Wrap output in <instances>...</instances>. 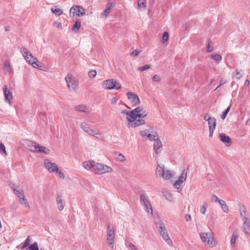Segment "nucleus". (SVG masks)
I'll return each instance as SVG.
<instances>
[{
    "instance_id": "20e7f679",
    "label": "nucleus",
    "mask_w": 250,
    "mask_h": 250,
    "mask_svg": "<svg viewBox=\"0 0 250 250\" xmlns=\"http://www.w3.org/2000/svg\"><path fill=\"white\" fill-rule=\"evenodd\" d=\"M65 81L70 90L77 91L79 87L78 82L71 74H68L65 78Z\"/></svg>"
},
{
    "instance_id": "2eb2a0df",
    "label": "nucleus",
    "mask_w": 250,
    "mask_h": 250,
    "mask_svg": "<svg viewBox=\"0 0 250 250\" xmlns=\"http://www.w3.org/2000/svg\"><path fill=\"white\" fill-rule=\"evenodd\" d=\"M219 139L226 146H229L232 144L231 138L225 133H221L219 134Z\"/></svg>"
},
{
    "instance_id": "774afa93",
    "label": "nucleus",
    "mask_w": 250,
    "mask_h": 250,
    "mask_svg": "<svg viewBox=\"0 0 250 250\" xmlns=\"http://www.w3.org/2000/svg\"><path fill=\"white\" fill-rule=\"evenodd\" d=\"M118 99L116 97H113L112 99H111V103L112 104H115L116 103Z\"/></svg>"
},
{
    "instance_id": "338daca9",
    "label": "nucleus",
    "mask_w": 250,
    "mask_h": 250,
    "mask_svg": "<svg viewBox=\"0 0 250 250\" xmlns=\"http://www.w3.org/2000/svg\"><path fill=\"white\" fill-rule=\"evenodd\" d=\"M213 118V117H210L208 114H206L205 115L204 119L205 120H206V121H207L208 122V119H209V118Z\"/></svg>"
},
{
    "instance_id": "dca6fc26",
    "label": "nucleus",
    "mask_w": 250,
    "mask_h": 250,
    "mask_svg": "<svg viewBox=\"0 0 250 250\" xmlns=\"http://www.w3.org/2000/svg\"><path fill=\"white\" fill-rule=\"evenodd\" d=\"M241 229L246 235L250 233V219L242 221Z\"/></svg>"
},
{
    "instance_id": "7ed1b4c3",
    "label": "nucleus",
    "mask_w": 250,
    "mask_h": 250,
    "mask_svg": "<svg viewBox=\"0 0 250 250\" xmlns=\"http://www.w3.org/2000/svg\"><path fill=\"white\" fill-rule=\"evenodd\" d=\"M200 236L202 241L210 247L216 246V242L213 238L212 232H200Z\"/></svg>"
},
{
    "instance_id": "0eeeda50",
    "label": "nucleus",
    "mask_w": 250,
    "mask_h": 250,
    "mask_svg": "<svg viewBox=\"0 0 250 250\" xmlns=\"http://www.w3.org/2000/svg\"><path fill=\"white\" fill-rule=\"evenodd\" d=\"M107 242L111 248H114V242L115 239V230L114 228L109 224L107 228Z\"/></svg>"
},
{
    "instance_id": "a19ab883",
    "label": "nucleus",
    "mask_w": 250,
    "mask_h": 250,
    "mask_svg": "<svg viewBox=\"0 0 250 250\" xmlns=\"http://www.w3.org/2000/svg\"><path fill=\"white\" fill-rule=\"evenodd\" d=\"M112 171L111 167H108L106 165H103V168H102V174L106 172H110Z\"/></svg>"
},
{
    "instance_id": "13d9d810",
    "label": "nucleus",
    "mask_w": 250,
    "mask_h": 250,
    "mask_svg": "<svg viewBox=\"0 0 250 250\" xmlns=\"http://www.w3.org/2000/svg\"><path fill=\"white\" fill-rule=\"evenodd\" d=\"M128 248L131 250H138V249L136 248V247L134 244H133L131 243H129V244H128Z\"/></svg>"
},
{
    "instance_id": "c85d7f7f",
    "label": "nucleus",
    "mask_w": 250,
    "mask_h": 250,
    "mask_svg": "<svg viewBox=\"0 0 250 250\" xmlns=\"http://www.w3.org/2000/svg\"><path fill=\"white\" fill-rule=\"evenodd\" d=\"M114 6V4L112 2H108L106 9L103 11V15H104L105 17L107 16V15L110 13L111 9Z\"/></svg>"
},
{
    "instance_id": "09e8293b",
    "label": "nucleus",
    "mask_w": 250,
    "mask_h": 250,
    "mask_svg": "<svg viewBox=\"0 0 250 250\" xmlns=\"http://www.w3.org/2000/svg\"><path fill=\"white\" fill-rule=\"evenodd\" d=\"M97 75V72L94 70H90L88 72V76L91 78H94Z\"/></svg>"
},
{
    "instance_id": "3c124183",
    "label": "nucleus",
    "mask_w": 250,
    "mask_h": 250,
    "mask_svg": "<svg viewBox=\"0 0 250 250\" xmlns=\"http://www.w3.org/2000/svg\"><path fill=\"white\" fill-rule=\"evenodd\" d=\"M183 182H182V180H178L174 184V186L176 187V188L179 189L180 188Z\"/></svg>"
},
{
    "instance_id": "9b49d317",
    "label": "nucleus",
    "mask_w": 250,
    "mask_h": 250,
    "mask_svg": "<svg viewBox=\"0 0 250 250\" xmlns=\"http://www.w3.org/2000/svg\"><path fill=\"white\" fill-rule=\"evenodd\" d=\"M239 210L242 221L250 219L249 213L244 205L240 204L239 205Z\"/></svg>"
},
{
    "instance_id": "39448f33",
    "label": "nucleus",
    "mask_w": 250,
    "mask_h": 250,
    "mask_svg": "<svg viewBox=\"0 0 250 250\" xmlns=\"http://www.w3.org/2000/svg\"><path fill=\"white\" fill-rule=\"evenodd\" d=\"M102 85L106 89H119L121 88V84L113 79L104 81Z\"/></svg>"
},
{
    "instance_id": "5fc2aeb1",
    "label": "nucleus",
    "mask_w": 250,
    "mask_h": 250,
    "mask_svg": "<svg viewBox=\"0 0 250 250\" xmlns=\"http://www.w3.org/2000/svg\"><path fill=\"white\" fill-rule=\"evenodd\" d=\"M56 173L58 174L59 175V176L60 177V178H62V179H63L65 177L64 176V174H63V173L61 171L59 168H58V170H57L56 172H55Z\"/></svg>"
},
{
    "instance_id": "6e6552de",
    "label": "nucleus",
    "mask_w": 250,
    "mask_h": 250,
    "mask_svg": "<svg viewBox=\"0 0 250 250\" xmlns=\"http://www.w3.org/2000/svg\"><path fill=\"white\" fill-rule=\"evenodd\" d=\"M140 201L143 205L146 208V211L147 213H150L151 214H153V209L152 208L151 204L148 198L146 196V195L142 194L140 195Z\"/></svg>"
},
{
    "instance_id": "a878e982",
    "label": "nucleus",
    "mask_w": 250,
    "mask_h": 250,
    "mask_svg": "<svg viewBox=\"0 0 250 250\" xmlns=\"http://www.w3.org/2000/svg\"><path fill=\"white\" fill-rule=\"evenodd\" d=\"M38 146L36 152L43 153L45 154H48L50 153V150L48 148L43 146H41L39 144Z\"/></svg>"
},
{
    "instance_id": "de8ad7c7",
    "label": "nucleus",
    "mask_w": 250,
    "mask_h": 250,
    "mask_svg": "<svg viewBox=\"0 0 250 250\" xmlns=\"http://www.w3.org/2000/svg\"><path fill=\"white\" fill-rule=\"evenodd\" d=\"M150 68V66L148 64H146L143 66H140L138 68V70L140 71H143L148 69Z\"/></svg>"
},
{
    "instance_id": "e433bc0d",
    "label": "nucleus",
    "mask_w": 250,
    "mask_h": 250,
    "mask_svg": "<svg viewBox=\"0 0 250 250\" xmlns=\"http://www.w3.org/2000/svg\"><path fill=\"white\" fill-rule=\"evenodd\" d=\"M171 173L170 170L164 169V172L163 174L162 177L164 179H169L171 177Z\"/></svg>"
},
{
    "instance_id": "603ef678",
    "label": "nucleus",
    "mask_w": 250,
    "mask_h": 250,
    "mask_svg": "<svg viewBox=\"0 0 250 250\" xmlns=\"http://www.w3.org/2000/svg\"><path fill=\"white\" fill-rule=\"evenodd\" d=\"M0 152H3L4 153L5 155H7V153L5 150V146L2 143H0Z\"/></svg>"
},
{
    "instance_id": "a211bd4d",
    "label": "nucleus",
    "mask_w": 250,
    "mask_h": 250,
    "mask_svg": "<svg viewBox=\"0 0 250 250\" xmlns=\"http://www.w3.org/2000/svg\"><path fill=\"white\" fill-rule=\"evenodd\" d=\"M3 93L5 102H7L10 105H11V100L12 99L13 96L11 92L8 89L6 85L4 86Z\"/></svg>"
},
{
    "instance_id": "bb28decb",
    "label": "nucleus",
    "mask_w": 250,
    "mask_h": 250,
    "mask_svg": "<svg viewBox=\"0 0 250 250\" xmlns=\"http://www.w3.org/2000/svg\"><path fill=\"white\" fill-rule=\"evenodd\" d=\"M12 189L14 193L20 199L25 197L23 190L21 188L17 189L15 188H12Z\"/></svg>"
},
{
    "instance_id": "ea45409f",
    "label": "nucleus",
    "mask_w": 250,
    "mask_h": 250,
    "mask_svg": "<svg viewBox=\"0 0 250 250\" xmlns=\"http://www.w3.org/2000/svg\"><path fill=\"white\" fill-rule=\"evenodd\" d=\"M156 132H154L153 133H151L150 132H149V133H148V135H147V137L148 138V139L150 141H155V140H157L158 138V136L157 135H156Z\"/></svg>"
},
{
    "instance_id": "f704fd0d",
    "label": "nucleus",
    "mask_w": 250,
    "mask_h": 250,
    "mask_svg": "<svg viewBox=\"0 0 250 250\" xmlns=\"http://www.w3.org/2000/svg\"><path fill=\"white\" fill-rule=\"evenodd\" d=\"M211 59L214 60L217 63H219L222 60V56L217 53H214L210 56Z\"/></svg>"
},
{
    "instance_id": "4468645a",
    "label": "nucleus",
    "mask_w": 250,
    "mask_h": 250,
    "mask_svg": "<svg viewBox=\"0 0 250 250\" xmlns=\"http://www.w3.org/2000/svg\"><path fill=\"white\" fill-rule=\"evenodd\" d=\"M208 122L209 126V137L211 138L216 126V119L214 117L209 118Z\"/></svg>"
},
{
    "instance_id": "aec40b11",
    "label": "nucleus",
    "mask_w": 250,
    "mask_h": 250,
    "mask_svg": "<svg viewBox=\"0 0 250 250\" xmlns=\"http://www.w3.org/2000/svg\"><path fill=\"white\" fill-rule=\"evenodd\" d=\"M3 71L5 74H10L13 72V68L11 66L9 61L6 60L5 61L3 65Z\"/></svg>"
},
{
    "instance_id": "412c9836",
    "label": "nucleus",
    "mask_w": 250,
    "mask_h": 250,
    "mask_svg": "<svg viewBox=\"0 0 250 250\" xmlns=\"http://www.w3.org/2000/svg\"><path fill=\"white\" fill-rule=\"evenodd\" d=\"M162 143L159 139H157V140L154 141L153 148L157 154L160 152L161 150L160 149L162 147Z\"/></svg>"
},
{
    "instance_id": "37998d69",
    "label": "nucleus",
    "mask_w": 250,
    "mask_h": 250,
    "mask_svg": "<svg viewBox=\"0 0 250 250\" xmlns=\"http://www.w3.org/2000/svg\"><path fill=\"white\" fill-rule=\"evenodd\" d=\"M116 158L117 160L123 162L125 160V157L121 153H116Z\"/></svg>"
},
{
    "instance_id": "58836bf2",
    "label": "nucleus",
    "mask_w": 250,
    "mask_h": 250,
    "mask_svg": "<svg viewBox=\"0 0 250 250\" xmlns=\"http://www.w3.org/2000/svg\"><path fill=\"white\" fill-rule=\"evenodd\" d=\"M188 167L187 168V169L186 170V169H184L183 172H182V174L181 175V176L179 177V180H182V182L183 183V182H184L186 179H187V171L188 170Z\"/></svg>"
},
{
    "instance_id": "cd10ccee",
    "label": "nucleus",
    "mask_w": 250,
    "mask_h": 250,
    "mask_svg": "<svg viewBox=\"0 0 250 250\" xmlns=\"http://www.w3.org/2000/svg\"><path fill=\"white\" fill-rule=\"evenodd\" d=\"M163 195L166 199L170 202H174V199L173 197L172 194L168 190H164L163 191Z\"/></svg>"
},
{
    "instance_id": "b1692460",
    "label": "nucleus",
    "mask_w": 250,
    "mask_h": 250,
    "mask_svg": "<svg viewBox=\"0 0 250 250\" xmlns=\"http://www.w3.org/2000/svg\"><path fill=\"white\" fill-rule=\"evenodd\" d=\"M94 164H95L94 161H85L83 163L82 165L83 167L84 168L92 171L94 167Z\"/></svg>"
},
{
    "instance_id": "c9c22d12",
    "label": "nucleus",
    "mask_w": 250,
    "mask_h": 250,
    "mask_svg": "<svg viewBox=\"0 0 250 250\" xmlns=\"http://www.w3.org/2000/svg\"><path fill=\"white\" fill-rule=\"evenodd\" d=\"M238 233L237 230H235L233 232V233L232 235L231 239L230 240L231 245L233 246L235 245L236 240L237 238H238Z\"/></svg>"
},
{
    "instance_id": "4c0bfd02",
    "label": "nucleus",
    "mask_w": 250,
    "mask_h": 250,
    "mask_svg": "<svg viewBox=\"0 0 250 250\" xmlns=\"http://www.w3.org/2000/svg\"><path fill=\"white\" fill-rule=\"evenodd\" d=\"M219 203L222 207V209L225 212H228L229 211V208L228 206L226 205L225 202L224 200H219Z\"/></svg>"
},
{
    "instance_id": "f3484780",
    "label": "nucleus",
    "mask_w": 250,
    "mask_h": 250,
    "mask_svg": "<svg viewBox=\"0 0 250 250\" xmlns=\"http://www.w3.org/2000/svg\"><path fill=\"white\" fill-rule=\"evenodd\" d=\"M162 238L164 239V241H166V242L170 246H173L172 242L169 237L167 231V229H165V230H161L159 231Z\"/></svg>"
},
{
    "instance_id": "f8f14e48",
    "label": "nucleus",
    "mask_w": 250,
    "mask_h": 250,
    "mask_svg": "<svg viewBox=\"0 0 250 250\" xmlns=\"http://www.w3.org/2000/svg\"><path fill=\"white\" fill-rule=\"evenodd\" d=\"M44 165L45 168L50 173L56 172L59 168L55 163L50 162L48 159H45L44 160Z\"/></svg>"
},
{
    "instance_id": "c756f323",
    "label": "nucleus",
    "mask_w": 250,
    "mask_h": 250,
    "mask_svg": "<svg viewBox=\"0 0 250 250\" xmlns=\"http://www.w3.org/2000/svg\"><path fill=\"white\" fill-rule=\"evenodd\" d=\"M138 6L139 9L145 10L146 7V0H138Z\"/></svg>"
},
{
    "instance_id": "bf43d9fd",
    "label": "nucleus",
    "mask_w": 250,
    "mask_h": 250,
    "mask_svg": "<svg viewBox=\"0 0 250 250\" xmlns=\"http://www.w3.org/2000/svg\"><path fill=\"white\" fill-rule=\"evenodd\" d=\"M152 80L154 82H159L160 81V78L158 75H155L152 77Z\"/></svg>"
},
{
    "instance_id": "393cba45",
    "label": "nucleus",
    "mask_w": 250,
    "mask_h": 250,
    "mask_svg": "<svg viewBox=\"0 0 250 250\" xmlns=\"http://www.w3.org/2000/svg\"><path fill=\"white\" fill-rule=\"evenodd\" d=\"M56 202L58 209L62 211L63 209L65 206L64 203L62 201V198L60 196L58 195L56 198Z\"/></svg>"
},
{
    "instance_id": "e2e57ef3",
    "label": "nucleus",
    "mask_w": 250,
    "mask_h": 250,
    "mask_svg": "<svg viewBox=\"0 0 250 250\" xmlns=\"http://www.w3.org/2000/svg\"><path fill=\"white\" fill-rule=\"evenodd\" d=\"M185 219L187 222H189L191 220V217L190 215L187 214L185 215Z\"/></svg>"
},
{
    "instance_id": "8fccbe9b",
    "label": "nucleus",
    "mask_w": 250,
    "mask_h": 250,
    "mask_svg": "<svg viewBox=\"0 0 250 250\" xmlns=\"http://www.w3.org/2000/svg\"><path fill=\"white\" fill-rule=\"evenodd\" d=\"M235 78L236 80H239L242 77V75L241 74L240 72L238 70V69H235Z\"/></svg>"
},
{
    "instance_id": "680f3d73",
    "label": "nucleus",
    "mask_w": 250,
    "mask_h": 250,
    "mask_svg": "<svg viewBox=\"0 0 250 250\" xmlns=\"http://www.w3.org/2000/svg\"><path fill=\"white\" fill-rule=\"evenodd\" d=\"M211 200L213 202H219V200H220V199H218V198L215 195H213L211 196Z\"/></svg>"
},
{
    "instance_id": "864d4df0",
    "label": "nucleus",
    "mask_w": 250,
    "mask_h": 250,
    "mask_svg": "<svg viewBox=\"0 0 250 250\" xmlns=\"http://www.w3.org/2000/svg\"><path fill=\"white\" fill-rule=\"evenodd\" d=\"M53 25L58 29H62V24L61 22L56 21L54 22Z\"/></svg>"
},
{
    "instance_id": "69168bd1",
    "label": "nucleus",
    "mask_w": 250,
    "mask_h": 250,
    "mask_svg": "<svg viewBox=\"0 0 250 250\" xmlns=\"http://www.w3.org/2000/svg\"><path fill=\"white\" fill-rule=\"evenodd\" d=\"M227 114H228L227 112L224 111V112H223V114H222V115H221V118L223 120H224V119L226 118V116H227Z\"/></svg>"
},
{
    "instance_id": "a18cd8bd",
    "label": "nucleus",
    "mask_w": 250,
    "mask_h": 250,
    "mask_svg": "<svg viewBox=\"0 0 250 250\" xmlns=\"http://www.w3.org/2000/svg\"><path fill=\"white\" fill-rule=\"evenodd\" d=\"M20 202L21 204L23 205L25 207H29V205L27 201V199L25 197H23L20 199Z\"/></svg>"
},
{
    "instance_id": "4d7b16f0",
    "label": "nucleus",
    "mask_w": 250,
    "mask_h": 250,
    "mask_svg": "<svg viewBox=\"0 0 250 250\" xmlns=\"http://www.w3.org/2000/svg\"><path fill=\"white\" fill-rule=\"evenodd\" d=\"M140 53V51L138 50H134L132 52L130 53V56L132 57H136L138 54Z\"/></svg>"
},
{
    "instance_id": "6ab92c4d",
    "label": "nucleus",
    "mask_w": 250,
    "mask_h": 250,
    "mask_svg": "<svg viewBox=\"0 0 250 250\" xmlns=\"http://www.w3.org/2000/svg\"><path fill=\"white\" fill-rule=\"evenodd\" d=\"M154 222L156 227L159 228V231L163 230H165V229H167L164 222L160 216H157V218L155 219Z\"/></svg>"
},
{
    "instance_id": "49530a36",
    "label": "nucleus",
    "mask_w": 250,
    "mask_h": 250,
    "mask_svg": "<svg viewBox=\"0 0 250 250\" xmlns=\"http://www.w3.org/2000/svg\"><path fill=\"white\" fill-rule=\"evenodd\" d=\"M30 240L29 238V236H28L25 240V242H24V243L22 246V248H21L22 250H24L25 248L29 246V243H30Z\"/></svg>"
},
{
    "instance_id": "473e14b6",
    "label": "nucleus",
    "mask_w": 250,
    "mask_h": 250,
    "mask_svg": "<svg viewBox=\"0 0 250 250\" xmlns=\"http://www.w3.org/2000/svg\"><path fill=\"white\" fill-rule=\"evenodd\" d=\"M81 25V23L80 20H77L76 21L75 24L73 25V27H72V30L74 31L75 32H78L80 29Z\"/></svg>"
},
{
    "instance_id": "5701e85b",
    "label": "nucleus",
    "mask_w": 250,
    "mask_h": 250,
    "mask_svg": "<svg viewBox=\"0 0 250 250\" xmlns=\"http://www.w3.org/2000/svg\"><path fill=\"white\" fill-rule=\"evenodd\" d=\"M75 109L79 112L88 113L90 112V109L85 105H78L75 106Z\"/></svg>"
},
{
    "instance_id": "f03ea898",
    "label": "nucleus",
    "mask_w": 250,
    "mask_h": 250,
    "mask_svg": "<svg viewBox=\"0 0 250 250\" xmlns=\"http://www.w3.org/2000/svg\"><path fill=\"white\" fill-rule=\"evenodd\" d=\"M21 51L26 61L34 68H39L41 66V62L39 63L38 60L34 57L31 53L26 48L22 47Z\"/></svg>"
},
{
    "instance_id": "4be33fe9",
    "label": "nucleus",
    "mask_w": 250,
    "mask_h": 250,
    "mask_svg": "<svg viewBox=\"0 0 250 250\" xmlns=\"http://www.w3.org/2000/svg\"><path fill=\"white\" fill-rule=\"evenodd\" d=\"M102 168H103V165L95 162L92 171L96 173L101 174Z\"/></svg>"
},
{
    "instance_id": "052dcab7",
    "label": "nucleus",
    "mask_w": 250,
    "mask_h": 250,
    "mask_svg": "<svg viewBox=\"0 0 250 250\" xmlns=\"http://www.w3.org/2000/svg\"><path fill=\"white\" fill-rule=\"evenodd\" d=\"M207 210V207L205 206H202L200 208V212L202 214H204Z\"/></svg>"
},
{
    "instance_id": "ddd939ff",
    "label": "nucleus",
    "mask_w": 250,
    "mask_h": 250,
    "mask_svg": "<svg viewBox=\"0 0 250 250\" xmlns=\"http://www.w3.org/2000/svg\"><path fill=\"white\" fill-rule=\"evenodd\" d=\"M127 96L128 99L135 105H138L140 104V100L138 96L135 93L131 92H128L127 93Z\"/></svg>"
},
{
    "instance_id": "f257e3e1",
    "label": "nucleus",
    "mask_w": 250,
    "mask_h": 250,
    "mask_svg": "<svg viewBox=\"0 0 250 250\" xmlns=\"http://www.w3.org/2000/svg\"><path fill=\"white\" fill-rule=\"evenodd\" d=\"M131 118L126 119L129 121V125L132 127H136L140 125H144L145 121L142 118L147 116L148 112L142 106H138L130 111Z\"/></svg>"
},
{
    "instance_id": "6e6d98bb",
    "label": "nucleus",
    "mask_w": 250,
    "mask_h": 250,
    "mask_svg": "<svg viewBox=\"0 0 250 250\" xmlns=\"http://www.w3.org/2000/svg\"><path fill=\"white\" fill-rule=\"evenodd\" d=\"M210 43H211V42L210 41H208V45L207 46V51L208 52H210L213 51V47L210 45Z\"/></svg>"
},
{
    "instance_id": "9d476101",
    "label": "nucleus",
    "mask_w": 250,
    "mask_h": 250,
    "mask_svg": "<svg viewBox=\"0 0 250 250\" xmlns=\"http://www.w3.org/2000/svg\"><path fill=\"white\" fill-rule=\"evenodd\" d=\"M23 145L26 149L33 152H36L38 146V144L29 140H25Z\"/></svg>"
},
{
    "instance_id": "79ce46f5",
    "label": "nucleus",
    "mask_w": 250,
    "mask_h": 250,
    "mask_svg": "<svg viewBox=\"0 0 250 250\" xmlns=\"http://www.w3.org/2000/svg\"><path fill=\"white\" fill-rule=\"evenodd\" d=\"M26 250H39L37 243L34 242L29 246Z\"/></svg>"
},
{
    "instance_id": "2f4dec72",
    "label": "nucleus",
    "mask_w": 250,
    "mask_h": 250,
    "mask_svg": "<svg viewBox=\"0 0 250 250\" xmlns=\"http://www.w3.org/2000/svg\"><path fill=\"white\" fill-rule=\"evenodd\" d=\"M165 167L164 165L160 166L158 165L156 170V175L162 177L164 172Z\"/></svg>"
},
{
    "instance_id": "c03bdc74",
    "label": "nucleus",
    "mask_w": 250,
    "mask_h": 250,
    "mask_svg": "<svg viewBox=\"0 0 250 250\" xmlns=\"http://www.w3.org/2000/svg\"><path fill=\"white\" fill-rule=\"evenodd\" d=\"M168 39V33L167 32H165L163 33V36H162V43H164L166 42Z\"/></svg>"
},
{
    "instance_id": "1a4fd4ad",
    "label": "nucleus",
    "mask_w": 250,
    "mask_h": 250,
    "mask_svg": "<svg viewBox=\"0 0 250 250\" xmlns=\"http://www.w3.org/2000/svg\"><path fill=\"white\" fill-rule=\"evenodd\" d=\"M84 9L78 5H73L70 9V16L74 17L75 15L81 17L85 15Z\"/></svg>"
},
{
    "instance_id": "423d86ee",
    "label": "nucleus",
    "mask_w": 250,
    "mask_h": 250,
    "mask_svg": "<svg viewBox=\"0 0 250 250\" xmlns=\"http://www.w3.org/2000/svg\"><path fill=\"white\" fill-rule=\"evenodd\" d=\"M80 127L85 132L91 136L98 138L101 135L100 131L92 129L90 125L84 122L81 123Z\"/></svg>"
},
{
    "instance_id": "72a5a7b5",
    "label": "nucleus",
    "mask_w": 250,
    "mask_h": 250,
    "mask_svg": "<svg viewBox=\"0 0 250 250\" xmlns=\"http://www.w3.org/2000/svg\"><path fill=\"white\" fill-rule=\"evenodd\" d=\"M51 12L57 16H60L62 14V11L57 6H53L51 9Z\"/></svg>"
},
{
    "instance_id": "7c9ffc66",
    "label": "nucleus",
    "mask_w": 250,
    "mask_h": 250,
    "mask_svg": "<svg viewBox=\"0 0 250 250\" xmlns=\"http://www.w3.org/2000/svg\"><path fill=\"white\" fill-rule=\"evenodd\" d=\"M148 126L149 127V129H146L145 130L141 131L140 132V134L141 136L145 137L146 136H147L148 133L150 132L151 133H153V127L152 126L148 125Z\"/></svg>"
},
{
    "instance_id": "0e129e2a",
    "label": "nucleus",
    "mask_w": 250,
    "mask_h": 250,
    "mask_svg": "<svg viewBox=\"0 0 250 250\" xmlns=\"http://www.w3.org/2000/svg\"><path fill=\"white\" fill-rule=\"evenodd\" d=\"M130 111H126V110H124L122 111L121 113L124 114H126V115H129V116L131 118V115L130 113Z\"/></svg>"
}]
</instances>
